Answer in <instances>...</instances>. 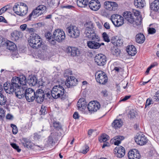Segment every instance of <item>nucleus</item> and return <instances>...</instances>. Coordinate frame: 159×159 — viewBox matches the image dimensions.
Masks as SVG:
<instances>
[{
    "instance_id": "f257e3e1",
    "label": "nucleus",
    "mask_w": 159,
    "mask_h": 159,
    "mask_svg": "<svg viewBox=\"0 0 159 159\" xmlns=\"http://www.w3.org/2000/svg\"><path fill=\"white\" fill-rule=\"evenodd\" d=\"M26 81V78L24 75L13 77L11 83L6 82L3 84L4 89L9 94L15 93L16 97L21 99L25 96Z\"/></svg>"
},
{
    "instance_id": "f03ea898",
    "label": "nucleus",
    "mask_w": 159,
    "mask_h": 159,
    "mask_svg": "<svg viewBox=\"0 0 159 159\" xmlns=\"http://www.w3.org/2000/svg\"><path fill=\"white\" fill-rule=\"evenodd\" d=\"M85 25L86 28L84 33L86 37L92 40L87 42V46L91 49L99 48L100 45L98 42L100 41V38L95 33V28L94 24L91 21L86 22Z\"/></svg>"
},
{
    "instance_id": "7ed1b4c3",
    "label": "nucleus",
    "mask_w": 159,
    "mask_h": 159,
    "mask_svg": "<svg viewBox=\"0 0 159 159\" xmlns=\"http://www.w3.org/2000/svg\"><path fill=\"white\" fill-rule=\"evenodd\" d=\"M65 91V90L62 86L60 85H55L51 91L52 96L54 99L58 98L65 99L66 98Z\"/></svg>"
},
{
    "instance_id": "20e7f679",
    "label": "nucleus",
    "mask_w": 159,
    "mask_h": 159,
    "mask_svg": "<svg viewBox=\"0 0 159 159\" xmlns=\"http://www.w3.org/2000/svg\"><path fill=\"white\" fill-rule=\"evenodd\" d=\"M29 44L31 47L37 49L41 47L42 45V41L41 38L36 34H32L29 38Z\"/></svg>"
},
{
    "instance_id": "39448f33",
    "label": "nucleus",
    "mask_w": 159,
    "mask_h": 159,
    "mask_svg": "<svg viewBox=\"0 0 159 159\" xmlns=\"http://www.w3.org/2000/svg\"><path fill=\"white\" fill-rule=\"evenodd\" d=\"M123 16L125 19L130 23L132 24L134 26L140 25L141 19L140 18L138 20H135L133 17V14L130 12L127 11L124 13Z\"/></svg>"
},
{
    "instance_id": "423d86ee",
    "label": "nucleus",
    "mask_w": 159,
    "mask_h": 159,
    "mask_svg": "<svg viewBox=\"0 0 159 159\" xmlns=\"http://www.w3.org/2000/svg\"><path fill=\"white\" fill-rule=\"evenodd\" d=\"M95 77L97 82L100 84H104L107 81V77L106 74L102 71L96 72Z\"/></svg>"
},
{
    "instance_id": "0eeeda50",
    "label": "nucleus",
    "mask_w": 159,
    "mask_h": 159,
    "mask_svg": "<svg viewBox=\"0 0 159 159\" xmlns=\"http://www.w3.org/2000/svg\"><path fill=\"white\" fill-rule=\"evenodd\" d=\"M66 31L70 37L76 38L80 34V31L78 28L73 25H70L66 28Z\"/></svg>"
},
{
    "instance_id": "6e6552de",
    "label": "nucleus",
    "mask_w": 159,
    "mask_h": 159,
    "mask_svg": "<svg viewBox=\"0 0 159 159\" xmlns=\"http://www.w3.org/2000/svg\"><path fill=\"white\" fill-rule=\"evenodd\" d=\"M23 142L22 143L23 145L27 148H37V149L39 150H43V147L42 145H37L32 143L31 141L27 138H23L22 139Z\"/></svg>"
},
{
    "instance_id": "1a4fd4ad",
    "label": "nucleus",
    "mask_w": 159,
    "mask_h": 159,
    "mask_svg": "<svg viewBox=\"0 0 159 159\" xmlns=\"http://www.w3.org/2000/svg\"><path fill=\"white\" fill-rule=\"evenodd\" d=\"M53 38L58 42H61L65 38V34L64 32L60 29L56 30L53 33Z\"/></svg>"
},
{
    "instance_id": "9d476101",
    "label": "nucleus",
    "mask_w": 159,
    "mask_h": 159,
    "mask_svg": "<svg viewBox=\"0 0 159 159\" xmlns=\"http://www.w3.org/2000/svg\"><path fill=\"white\" fill-rule=\"evenodd\" d=\"M66 52L69 56L73 57L79 56L80 54V51L75 47H68L66 48Z\"/></svg>"
},
{
    "instance_id": "9b49d317",
    "label": "nucleus",
    "mask_w": 159,
    "mask_h": 159,
    "mask_svg": "<svg viewBox=\"0 0 159 159\" xmlns=\"http://www.w3.org/2000/svg\"><path fill=\"white\" fill-rule=\"evenodd\" d=\"M94 60L98 65L103 66L106 63L107 58L103 54H98L95 56Z\"/></svg>"
},
{
    "instance_id": "f8f14e48",
    "label": "nucleus",
    "mask_w": 159,
    "mask_h": 159,
    "mask_svg": "<svg viewBox=\"0 0 159 159\" xmlns=\"http://www.w3.org/2000/svg\"><path fill=\"white\" fill-rule=\"evenodd\" d=\"M35 93H36L32 89H26L25 96L27 101L29 102L33 101L35 98Z\"/></svg>"
},
{
    "instance_id": "ddd939ff",
    "label": "nucleus",
    "mask_w": 159,
    "mask_h": 159,
    "mask_svg": "<svg viewBox=\"0 0 159 159\" xmlns=\"http://www.w3.org/2000/svg\"><path fill=\"white\" fill-rule=\"evenodd\" d=\"M135 141L138 144L142 146L146 144L148 139L143 134H137L135 138Z\"/></svg>"
},
{
    "instance_id": "4468645a",
    "label": "nucleus",
    "mask_w": 159,
    "mask_h": 159,
    "mask_svg": "<svg viewBox=\"0 0 159 159\" xmlns=\"http://www.w3.org/2000/svg\"><path fill=\"white\" fill-rule=\"evenodd\" d=\"M35 98L37 102L40 103L42 102L44 99H47V98H45L44 92L42 89H39L37 90L35 93Z\"/></svg>"
},
{
    "instance_id": "2eb2a0df",
    "label": "nucleus",
    "mask_w": 159,
    "mask_h": 159,
    "mask_svg": "<svg viewBox=\"0 0 159 159\" xmlns=\"http://www.w3.org/2000/svg\"><path fill=\"white\" fill-rule=\"evenodd\" d=\"M100 104L98 102L95 101L89 102L88 105V109L90 112L96 111L100 108Z\"/></svg>"
},
{
    "instance_id": "dca6fc26",
    "label": "nucleus",
    "mask_w": 159,
    "mask_h": 159,
    "mask_svg": "<svg viewBox=\"0 0 159 159\" xmlns=\"http://www.w3.org/2000/svg\"><path fill=\"white\" fill-rule=\"evenodd\" d=\"M78 82L77 80L75 77L70 76L67 78L65 84L67 87L70 88L76 85Z\"/></svg>"
},
{
    "instance_id": "f3484780",
    "label": "nucleus",
    "mask_w": 159,
    "mask_h": 159,
    "mask_svg": "<svg viewBox=\"0 0 159 159\" xmlns=\"http://www.w3.org/2000/svg\"><path fill=\"white\" fill-rule=\"evenodd\" d=\"M128 156L129 159H139L140 155L138 150L134 149L129 152Z\"/></svg>"
},
{
    "instance_id": "a211bd4d",
    "label": "nucleus",
    "mask_w": 159,
    "mask_h": 159,
    "mask_svg": "<svg viewBox=\"0 0 159 159\" xmlns=\"http://www.w3.org/2000/svg\"><path fill=\"white\" fill-rule=\"evenodd\" d=\"M114 152L116 157L119 158L123 157L125 155V148L122 146H117L114 149Z\"/></svg>"
},
{
    "instance_id": "6ab92c4d",
    "label": "nucleus",
    "mask_w": 159,
    "mask_h": 159,
    "mask_svg": "<svg viewBox=\"0 0 159 159\" xmlns=\"http://www.w3.org/2000/svg\"><path fill=\"white\" fill-rule=\"evenodd\" d=\"M88 3L90 9L94 11L98 10L100 7V4L98 0H92Z\"/></svg>"
},
{
    "instance_id": "aec40b11",
    "label": "nucleus",
    "mask_w": 159,
    "mask_h": 159,
    "mask_svg": "<svg viewBox=\"0 0 159 159\" xmlns=\"http://www.w3.org/2000/svg\"><path fill=\"white\" fill-rule=\"evenodd\" d=\"M77 105L78 109L82 111H84L87 107V103L85 99L82 98L79 100Z\"/></svg>"
},
{
    "instance_id": "412c9836",
    "label": "nucleus",
    "mask_w": 159,
    "mask_h": 159,
    "mask_svg": "<svg viewBox=\"0 0 159 159\" xmlns=\"http://www.w3.org/2000/svg\"><path fill=\"white\" fill-rule=\"evenodd\" d=\"M150 7L153 11L159 12V0L154 1L150 4Z\"/></svg>"
},
{
    "instance_id": "4be33fe9",
    "label": "nucleus",
    "mask_w": 159,
    "mask_h": 159,
    "mask_svg": "<svg viewBox=\"0 0 159 159\" xmlns=\"http://www.w3.org/2000/svg\"><path fill=\"white\" fill-rule=\"evenodd\" d=\"M134 5L136 8L142 9L145 6L146 3L145 0H134Z\"/></svg>"
},
{
    "instance_id": "5701e85b",
    "label": "nucleus",
    "mask_w": 159,
    "mask_h": 159,
    "mask_svg": "<svg viewBox=\"0 0 159 159\" xmlns=\"http://www.w3.org/2000/svg\"><path fill=\"white\" fill-rule=\"evenodd\" d=\"M126 51L129 55L134 56L136 53V49L133 45H130L128 46Z\"/></svg>"
},
{
    "instance_id": "b1692460",
    "label": "nucleus",
    "mask_w": 159,
    "mask_h": 159,
    "mask_svg": "<svg viewBox=\"0 0 159 159\" xmlns=\"http://www.w3.org/2000/svg\"><path fill=\"white\" fill-rule=\"evenodd\" d=\"M145 39L144 35L141 33H138L136 36V41L139 43H143L144 42Z\"/></svg>"
},
{
    "instance_id": "393cba45",
    "label": "nucleus",
    "mask_w": 159,
    "mask_h": 159,
    "mask_svg": "<svg viewBox=\"0 0 159 159\" xmlns=\"http://www.w3.org/2000/svg\"><path fill=\"white\" fill-rule=\"evenodd\" d=\"M7 48L11 51H13L15 50L17 47L16 45L13 42L10 41H7L6 42Z\"/></svg>"
},
{
    "instance_id": "a878e982",
    "label": "nucleus",
    "mask_w": 159,
    "mask_h": 159,
    "mask_svg": "<svg viewBox=\"0 0 159 159\" xmlns=\"http://www.w3.org/2000/svg\"><path fill=\"white\" fill-rule=\"evenodd\" d=\"M20 28L21 31L25 30L27 32L30 34L34 32L35 31L33 28H30L27 27V25L25 24L21 25L20 27Z\"/></svg>"
},
{
    "instance_id": "bb28decb",
    "label": "nucleus",
    "mask_w": 159,
    "mask_h": 159,
    "mask_svg": "<svg viewBox=\"0 0 159 159\" xmlns=\"http://www.w3.org/2000/svg\"><path fill=\"white\" fill-rule=\"evenodd\" d=\"M20 11L21 13L20 16H22L25 15L28 11V8L27 5L23 2H20Z\"/></svg>"
},
{
    "instance_id": "cd10ccee",
    "label": "nucleus",
    "mask_w": 159,
    "mask_h": 159,
    "mask_svg": "<svg viewBox=\"0 0 159 159\" xmlns=\"http://www.w3.org/2000/svg\"><path fill=\"white\" fill-rule=\"evenodd\" d=\"M122 125L123 122L121 119L115 120L112 124V127L115 129L120 128Z\"/></svg>"
},
{
    "instance_id": "c85d7f7f",
    "label": "nucleus",
    "mask_w": 159,
    "mask_h": 159,
    "mask_svg": "<svg viewBox=\"0 0 159 159\" xmlns=\"http://www.w3.org/2000/svg\"><path fill=\"white\" fill-rule=\"evenodd\" d=\"M59 0H48L47 3L49 7L53 8L56 7L58 5Z\"/></svg>"
},
{
    "instance_id": "c756f323",
    "label": "nucleus",
    "mask_w": 159,
    "mask_h": 159,
    "mask_svg": "<svg viewBox=\"0 0 159 159\" xmlns=\"http://www.w3.org/2000/svg\"><path fill=\"white\" fill-rule=\"evenodd\" d=\"M89 0H77V4L81 7H84L88 4Z\"/></svg>"
},
{
    "instance_id": "7c9ffc66",
    "label": "nucleus",
    "mask_w": 159,
    "mask_h": 159,
    "mask_svg": "<svg viewBox=\"0 0 159 159\" xmlns=\"http://www.w3.org/2000/svg\"><path fill=\"white\" fill-rule=\"evenodd\" d=\"M20 32L16 30H15L11 34V37L12 39L14 41L18 40L20 36Z\"/></svg>"
},
{
    "instance_id": "2f4dec72",
    "label": "nucleus",
    "mask_w": 159,
    "mask_h": 159,
    "mask_svg": "<svg viewBox=\"0 0 159 159\" xmlns=\"http://www.w3.org/2000/svg\"><path fill=\"white\" fill-rule=\"evenodd\" d=\"M38 82L37 78L35 76L31 77L28 80V83L31 86H34L36 85Z\"/></svg>"
},
{
    "instance_id": "473e14b6",
    "label": "nucleus",
    "mask_w": 159,
    "mask_h": 159,
    "mask_svg": "<svg viewBox=\"0 0 159 159\" xmlns=\"http://www.w3.org/2000/svg\"><path fill=\"white\" fill-rule=\"evenodd\" d=\"M52 125L54 129L56 130L59 131L62 129V126L59 121H54Z\"/></svg>"
},
{
    "instance_id": "72a5a7b5",
    "label": "nucleus",
    "mask_w": 159,
    "mask_h": 159,
    "mask_svg": "<svg viewBox=\"0 0 159 159\" xmlns=\"http://www.w3.org/2000/svg\"><path fill=\"white\" fill-rule=\"evenodd\" d=\"M20 2L18 3H16L13 7V10L14 12L17 15L20 16L21 13L20 11Z\"/></svg>"
},
{
    "instance_id": "f704fd0d",
    "label": "nucleus",
    "mask_w": 159,
    "mask_h": 159,
    "mask_svg": "<svg viewBox=\"0 0 159 159\" xmlns=\"http://www.w3.org/2000/svg\"><path fill=\"white\" fill-rule=\"evenodd\" d=\"M115 26L119 27L122 25L124 23V19L123 17L121 18L117 19L116 20H114V23H113Z\"/></svg>"
},
{
    "instance_id": "c9c22d12",
    "label": "nucleus",
    "mask_w": 159,
    "mask_h": 159,
    "mask_svg": "<svg viewBox=\"0 0 159 159\" xmlns=\"http://www.w3.org/2000/svg\"><path fill=\"white\" fill-rule=\"evenodd\" d=\"M133 13L134 15V16L135 18V20H138L139 19V18H140V25L142 23V18L141 16H140V12L136 10H133Z\"/></svg>"
},
{
    "instance_id": "e433bc0d",
    "label": "nucleus",
    "mask_w": 159,
    "mask_h": 159,
    "mask_svg": "<svg viewBox=\"0 0 159 159\" xmlns=\"http://www.w3.org/2000/svg\"><path fill=\"white\" fill-rule=\"evenodd\" d=\"M124 137L122 136H117L115 137V141L114 144L115 145H118L121 142V140H123Z\"/></svg>"
},
{
    "instance_id": "4c0bfd02",
    "label": "nucleus",
    "mask_w": 159,
    "mask_h": 159,
    "mask_svg": "<svg viewBox=\"0 0 159 159\" xmlns=\"http://www.w3.org/2000/svg\"><path fill=\"white\" fill-rule=\"evenodd\" d=\"M109 139V136L106 134H103L101 137L99 138V141L101 143L105 142Z\"/></svg>"
},
{
    "instance_id": "58836bf2",
    "label": "nucleus",
    "mask_w": 159,
    "mask_h": 159,
    "mask_svg": "<svg viewBox=\"0 0 159 159\" xmlns=\"http://www.w3.org/2000/svg\"><path fill=\"white\" fill-rule=\"evenodd\" d=\"M7 102V98L2 94L0 93V105H4Z\"/></svg>"
},
{
    "instance_id": "ea45409f",
    "label": "nucleus",
    "mask_w": 159,
    "mask_h": 159,
    "mask_svg": "<svg viewBox=\"0 0 159 159\" xmlns=\"http://www.w3.org/2000/svg\"><path fill=\"white\" fill-rule=\"evenodd\" d=\"M37 9H38V10L39 11V16L45 11L46 7L45 6L40 5L37 7Z\"/></svg>"
},
{
    "instance_id": "a19ab883",
    "label": "nucleus",
    "mask_w": 159,
    "mask_h": 159,
    "mask_svg": "<svg viewBox=\"0 0 159 159\" xmlns=\"http://www.w3.org/2000/svg\"><path fill=\"white\" fill-rule=\"evenodd\" d=\"M54 134H57L56 133H51L50 135L48 138L47 142L48 145H52L54 143L53 136Z\"/></svg>"
},
{
    "instance_id": "79ce46f5",
    "label": "nucleus",
    "mask_w": 159,
    "mask_h": 159,
    "mask_svg": "<svg viewBox=\"0 0 159 159\" xmlns=\"http://www.w3.org/2000/svg\"><path fill=\"white\" fill-rule=\"evenodd\" d=\"M111 2V1H106L104 3L105 8L110 11H112L113 8V7H112L111 3H110Z\"/></svg>"
},
{
    "instance_id": "37998d69",
    "label": "nucleus",
    "mask_w": 159,
    "mask_h": 159,
    "mask_svg": "<svg viewBox=\"0 0 159 159\" xmlns=\"http://www.w3.org/2000/svg\"><path fill=\"white\" fill-rule=\"evenodd\" d=\"M121 17H122V16L120 15L117 14L113 15L111 16V20L112 23H114V20H117V19H118L120 18H121Z\"/></svg>"
},
{
    "instance_id": "c03bdc74",
    "label": "nucleus",
    "mask_w": 159,
    "mask_h": 159,
    "mask_svg": "<svg viewBox=\"0 0 159 159\" xmlns=\"http://www.w3.org/2000/svg\"><path fill=\"white\" fill-rule=\"evenodd\" d=\"M102 35L103 40L105 42L108 43L110 41L109 37L108 35L106 32L103 33Z\"/></svg>"
},
{
    "instance_id": "a18cd8bd",
    "label": "nucleus",
    "mask_w": 159,
    "mask_h": 159,
    "mask_svg": "<svg viewBox=\"0 0 159 159\" xmlns=\"http://www.w3.org/2000/svg\"><path fill=\"white\" fill-rule=\"evenodd\" d=\"M11 126L12 128V132L13 134H16L18 131V130L16 126L13 124H11Z\"/></svg>"
},
{
    "instance_id": "49530a36",
    "label": "nucleus",
    "mask_w": 159,
    "mask_h": 159,
    "mask_svg": "<svg viewBox=\"0 0 159 159\" xmlns=\"http://www.w3.org/2000/svg\"><path fill=\"white\" fill-rule=\"evenodd\" d=\"M153 103L152 99L150 98H148L146 101V104L145 106V108L149 106L151 104H152Z\"/></svg>"
},
{
    "instance_id": "de8ad7c7",
    "label": "nucleus",
    "mask_w": 159,
    "mask_h": 159,
    "mask_svg": "<svg viewBox=\"0 0 159 159\" xmlns=\"http://www.w3.org/2000/svg\"><path fill=\"white\" fill-rule=\"evenodd\" d=\"M40 112L41 113V114L44 115L47 113L46 107L44 105H42L41 107Z\"/></svg>"
},
{
    "instance_id": "09e8293b",
    "label": "nucleus",
    "mask_w": 159,
    "mask_h": 159,
    "mask_svg": "<svg viewBox=\"0 0 159 159\" xmlns=\"http://www.w3.org/2000/svg\"><path fill=\"white\" fill-rule=\"evenodd\" d=\"M123 43L122 40L120 39H119V38L117 39L116 38V44L115 46H120L122 45Z\"/></svg>"
},
{
    "instance_id": "8fccbe9b",
    "label": "nucleus",
    "mask_w": 159,
    "mask_h": 159,
    "mask_svg": "<svg viewBox=\"0 0 159 159\" xmlns=\"http://www.w3.org/2000/svg\"><path fill=\"white\" fill-rule=\"evenodd\" d=\"M110 3H111L112 7H113L112 11H115L117 9L118 6L116 2L111 1Z\"/></svg>"
},
{
    "instance_id": "3c124183",
    "label": "nucleus",
    "mask_w": 159,
    "mask_h": 159,
    "mask_svg": "<svg viewBox=\"0 0 159 159\" xmlns=\"http://www.w3.org/2000/svg\"><path fill=\"white\" fill-rule=\"evenodd\" d=\"M11 145L13 148L16 149L18 152H20L21 150L19 148V147L16 143H12L11 144Z\"/></svg>"
},
{
    "instance_id": "603ef678",
    "label": "nucleus",
    "mask_w": 159,
    "mask_h": 159,
    "mask_svg": "<svg viewBox=\"0 0 159 159\" xmlns=\"http://www.w3.org/2000/svg\"><path fill=\"white\" fill-rule=\"evenodd\" d=\"M45 37L47 39H48V40H49L52 38H53V36H52L51 33L49 32H48L45 34Z\"/></svg>"
},
{
    "instance_id": "864d4df0",
    "label": "nucleus",
    "mask_w": 159,
    "mask_h": 159,
    "mask_svg": "<svg viewBox=\"0 0 159 159\" xmlns=\"http://www.w3.org/2000/svg\"><path fill=\"white\" fill-rule=\"evenodd\" d=\"M111 52L114 55H116L119 53V50L118 48H113L112 49Z\"/></svg>"
},
{
    "instance_id": "5fc2aeb1",
    "label": "nucleus",
    "mask_w": 159,
    "mask_h": 159,
    "mask_svg": "<svg viewBox=\"0 0 159 159\" xmlns=\"http://www.w3.org/2000/svg\"><path fill=\"white\" fill-rule=\"evenodd\" d=\"M44 82H43L41 80L39 79V80H38V82H37V84L36 85L39 87L40 86L42 87L44 85Z\"/></svg>"
},
{
    "instance_id": "6e6d98bb",
    "label": "nucleus",
    "mask_w": 159,
    "mask_h": 159,
    "mask_svg": "<svg viewBox=\"0 0 159 159\" xmlns=\"http://www.w3.org/2000/svg\"><path fill=\"white\" fill-rule=\"evenodd\" d=\"M148 33L150 34H153L156 33V30L154 28H150L148 30Z\"/></svg>"
},
{
    "instance_id": "4d7b16f0",
    "label": "nucleus",
    "mask_w": 159,
    "mask_h": 159,
    "mask_svg": "<svg viewBox=\"0 0 159 159\" xmlns=\"http://www.w3.org/2000/svg\"><path fill=\"white\" fill-rule=\"evenodd\" d=\"M5 116V113L4 110L2 108H0V119H2Z\"/></svg>"
},
{
    "instance_id": "13d9d810",
    "label": "nucleus",
    "mask_w": 159,
    "mask_h": 159,
    "mask_svg": "<svg viewBox=\"0 0 159 159\" xmlns=\"http://www.w3.org/2000/svg\"><path fill=\"white\" fill-rule=\"evenodd\" d=\"M101 93L102 96L104 97H107L108 95L107 91L106 89H104L102 91Z\"/></svg>"
},
{
    "instance_id": "bf43d9fd",
    "label": "nucleus",
    "mask_w": 159,
    "mask_h": 159,
    "mask_svg": "<svg viewBox=\"0 0 159 159\" xmlns=\"http://www.w3.org/2000/svg\"><path fill=\"white\" fill-rule=\"evenodd\" d=\"M34 135V139H39L41 138V135L37 133H35Z\"/></svg>"
},
{
    "instance_id": "052dcab7",
    "label": "nucleus",
    "mask_w": 159,
    "mask_h": 159,
    "mask_svg": "<svg viewBox=\"0 0 159 159\" xmlns=\"http://www.w3.org/2000/svg\"><path fill=\"white\" fill-rule=\"evenodd\" d=\"M56 40L55 39H51L49 40H48L49 42V44L51 45H54L56 44V42L55 41Z\"/></svg>"
},
{
    "instance_id": "680f3d73",
    "label": "nucleus",
    "mask_w": 159,
    "mask_h": 159,
    "mask_svg": "<svg viewBox=\"0 0 159 159\" xmlns=\"http://www.w3.org/2000/svg\"><path fill=\"white\" fill-rule=\"evenodd\" d=\"M7 9L8 8L6 6H5L2 7L0 10V14H2V13H4V12L7 10Z\"/></svg>"
},
{
    "instance_id": "e2e57ef3",
    "label": "nucleus",
    "mask_w": 159,
    "mask_h": 159,
    "mask_svg": "<svg viewBox=\"0 0 159 159\" xmlns=\"http://www.w3.org/2000/svg\"><path fill=\"white\" fill-rule=\"evenodd\" d=\"M117 37H113L111 39V41L112 43L115 46L116 44V38Z\"/></svg>"
},
{
    "instance_id": "0e129e2a",
    "label": "nucleus",
    "mask_w": 159,
    "mask_h": 159,
    "mask_svg": "<svg viewBox=\"0 0 159 159\" xmlns=\"http://www.w3.org/2000/svg\"><path fill=\"white\" fill-rule=\"evenodd\" d=\"M32 12L34 13V15L35 16H39V11L38 10V9H37V7L35 9L33 10V11H32Z\"/></svg>"
},
{
    "instance_id": "69168bd1",
    "label": "nucleus",
    "mask_w": 159,
    "mask_h": 159,
    "mask_svg": "<svg viewBox=\"0 0 159 159\" xmlns=\"http://www.w3.org/2000/svg\"><path fill=\"white\" fill-rule=\"evenodd\" d=\"M34 16H35L34 15V13L32 12L27 17V20H31V17H32V16H33L34 18H35V17Z\"/></svg>"
},
{
    "instance_id": "338daca9",
    "label": "nucleus",
    "mask_w": 159,
    "mask_h": 159,
    "mask_svg": "<svg viewBox=\"0 0 159 159\" xmlns=\"http://www.w3.org/2000/svg\"><path fill=\"white\" fill-rule=\"evenodd\" d=\"M80 116L78 114V113L77 112H75L73 115V117L75 119H78L79 118Z\"/></svg>"
},
{
    "instance_id": "774afa93",
    "label": "nucleus",
    "mask_w": 159,
    "mask_h": 159,
    "mask_svg": "<svg viewBox=\"0 0 159 159\" xmlns=\"http://www.w3.org/2000/svg\"><path fill=\"white\" fill-rule=\"evenodd\" d=\"M104 26L107 29H109L110 28V26L109 23L107 22H106L104 23Z\"/></svg>"
}]
</instances>
